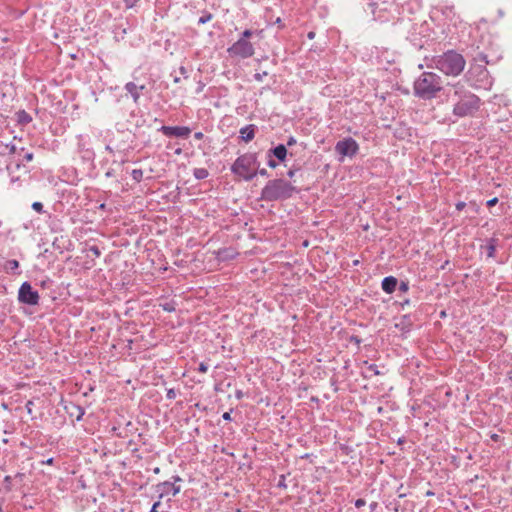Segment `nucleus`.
I'll list each match as a JSON object with an SVG mask.
<instances>
[{
	"mask_svg": "<svg viewBox=\"0 0 512 512\" xmlns=\"http://www.w3.org/2000/svg\"><path fill=\"white\" fill-rule=\"evenodd\" d=\"M447 97L453 102L452 114L457 118L474 116L482 105L477 95L460 84L452 86L447 92Z\"/></svg>",
	"mask_w": 512,
	"mask_h": 512,
	"instance_id": "obj_1",
	"label": "nucleus"
},
{
	"mask_svg": "<svg viewBox=\"0 0 512 512\" xmlns=\"http://www.w3.org/2000/svg\"><path fill=\"white\" fill-rule=\"evenodd\" d=\"M299 193V189L284 178L268 180L261 190L259 200L265 202H282Z\"/></svg>",
	"mask_w": 512,
	"mask_h": 512,
	"instance_id": "obj_2",
	"label": "nucleus"
},
{
	"mask_svg": "<svg viewBox=\"0 0 512 512\" xmlns=\"http://www.w3.org/2000/svg\"><path fill=\"white\" fill-rule=\"evenodd\" d=\"M475 63L471 65L465 78L470 86L476 89H488L492 85V79L486 65L490 64L489 54L485 51H479L474 57Z\"/></svg>",
	"mask_w": 512,
	"mask_h": 512,
	"instance_id": "obj_3",
	"label": "nucleus"
},
{
	"mask_svg": "<svg viewBox=\"0 0 512 512\" xmlns=\"http://www.w3.org/2000/svg\"><path fill=\"white\" fill-rule=\"evenodd\" d=\"M442 90V78L434 72H422L413 83L414 96L424 101L436 98Z\"/></svg>",
	"mask_w": 512,
	"mask_h": 512,
	"instance_id": "obj_4",
	"label": "nucleus"
},
{
	"mask_svg": "<svg viewBox=\"0 0 512 512\" xmlns=\"http://www.w3.org/2000/svg\"><path fill=\"white\" fill-rule=\"evenodd\" d=\"M431 62L432 67L448 76L460 75L466 64L464 57L455 50H448L441 55H436Z\"/></svg>",
	"mask_w": 512,
	"mask_h": 512,
	"instance_id": "obj_5",
	"label": "nucleus"
},
{
	"mask_svg": "<svg viewBox=\"0 0 512 512\" xmlns=\"http://www.w3.org/2000/svg\"><path fill=\"white\" fill-rule=\"evenodd\" d=\"M260 166L257 153H245L236 158L231 165V173L245 181H251L257 176Z\"/></svg>",
	"mask_w": 512,
	"mask_h": 512,
	"instance_id": "obj_6",
	"label": "nucleus"
},
{
	"mask_svg": "<svg viewBox=\"0 0 512 512\" xmlns=\"http://www.w3.org/2000/svg\"><path fill=\"white\" fill-rule=\"evenodd\" d=\"M34 154L30 149L15 144V153L12 156V178L11 182L25 181L29 179V168L27 163L31 162Z\"/></svg>",
	"mask_w": 512,
	"mask_h": 512,
	"instance_id": "obj_7",
	"label": "nucleus"
},
{
	"mask_svg": "<svg viewBox=\"0 0 512 512\" xmlns=\"http://www.w3.org/2000/svg\"><path fill=\"white\" fill-rule=\"evenodd\" d=\"M255 49L253 44L244 38H239L227 49V53L231 57L247 59L254 55Z\"/></svg>",
	"mask_w": 512,
	"mask_h": 512,
	"instance_id": "obj_8",
	"label": "nucleus"
},
{
	"mask_svg": "<svg viewBox=\"0 0 512 512\" xmlns=\"http://www.w3.org/2000/svg\"><path fill=\"white\" fill-rule=\"evenodd\" d=\"M15 152V143H4L0 140V172L6 170L12 178V156Z\"/></svg>",
	"mask_w": 512,
	"mask_h": 512,
	"instance_id": "obj_9",
	"label": "nucleus"
},
{
	"mask_svg": "<svg viewBox=\"0 0 512 512\" xmlns=\"http://www.w3.org/2000/svg\"><path fill=\"white\" fill-rule=\"evenodd\" d=\"M40 296L27 281L23 282L18 290V301L20 303L35 306L38 305Z\"/></svg>",
	"mask_w": 512,
	"mask_h": 512,
	"instance_id": "obj_10",
	"label": "nucleus"
},
{
	"mask_svg": "<svg viewBox=\"0 0 512 512\" xmlns=\"http://www.w3.org/2000/svg\"><path fill=\"white\" fill-rule=\"evenodd\" d=\"M182 478L179 475H173L170 481H164L156 485V492L159 494V498L164 496L172 495L176 496L181 491L180 485L177 483L182 482Z\"/></svg>",
	"mask_w": 512,
	"mask_h": 512,
	"instance_id": "obj_11",
	"label": "nucleus"
},
{
	"mask_svg": "<svg viewBox=\"0 0 512 512\" xmlns=\"http://www.w3.org/2000/svg\"><path fill=\"white\" fill-rule=\"evenodd\" d=\"M77 152L84 162L89 164L93 163L95 153L90 147V137L88 135L77 136Z\"/></svg>",
	"mask_w": 512,
	"mask_h": 512,
	"instance_id": "obj_12",
	"label": "nucleus"
},
{
	"mask_svg": "<svg viewBox=\"0 0 512 512\" xmlns=\"http://www.w3.org/2000/svg\"><path fill=\"white\" fill-rule=\"evenodd\" d=\"M335 151L341 157H354L359 151V145L352 137H346L335 145Z\"/></svg>",
	"mask_w": 512,
	"mask_h": 512,
	"instance_id": "obj_13",
	"label": "nucleus"
},
{
	"mask_svg": "<svg viewBox=\"0 0 512 512\" xmlns=\"http://www.w3.org/2000/svg\"><path fill=\"white\" fill-rule=\"evenodd\" d=\"M159 132H161L163 135L167 137H179V138H188L191 129L188 126H161L158 129Z\"/></svg>",
	"mask_w": 512,
	"mask_h": 512,
	"instance_id": "obj_14",
	"label": "nucleus"
},
{
	"mask_svg": "<svg viewBox=\"0 0 512 512\" xmlns=\"http://www.w3.org/2000/svg\"><path fill=\"white\" fill-rule=\"evenodd\" d=\"M499 239L491 237L485 240V243L480 246L481 253H485L487 258H494Z\"/></svg>",
	"mask_w": 512,
	"mask_h": 512,
	"instance_id": "obj_15",
	"label": "nucleus"
},
{
	"mask_svg": "<svg viewBox=\"0 0 512 512\" xmlns=\"http://www.w3.org/2000/svg\"><path fill=\"white\" fill-rule=\"evenodd\" d=\"M145 85H137L134 82H127L124 86V89L130 96L132 97V100L135 104L139 103V99L141 97V94L143 90H145Z\"/></svg>",
	"mask_w": 512,
	"mask_h": 512,
	"instance_id": "obj_16",
	"label": "nucleus"
},
{
	"mask_svg": "<svg viewBox=\"0 0 512 512\" xmlns=\"http://www.w3.org/2000/svg\"><path fill=\"white\" fill-rule=\"evenodd\" d=\"M287 147L284 144H278L277 146L269 149L267 151V156H273L279 162H284L287 158Z\"/></svg>",
	"mask_w": 512,
	"mask_h": 512,
	"instance_id": "obj_17",
	"label": "nucleus"
},
{
	"mask_svg": "<svg viewBox=\"0 0 512 512\" xmlns=\"http://www.w3.org/2000/svg\"><path fill=\"white\" fill-rule=\"evenodd\" d=\"M398 286V279L394 276H386L381 282L382 290L387 294H392Z\"/></svg>",
	"mask_w": 512,
	"mask_h": 512,
	"instance_id": "obj_18",
	"label": "nucleus"
},
{
	"mask_svg": "<svg viewBox=\"0 0 512 512\" xmlns=\"http://www.w3.org/2000/svg\"><path fill=\"white\" fill-rule=\"evenodd\" d=\"M65 410L69 414V416L75 418L76 421H81L85 414V410L83 407L73 403L70 404L69 406H66Z\"/></svg>",
	"mask_w": 512,
	"mask_h": 512,
	"instance_id": "obj_19",
	"label": "nucleus"
},
{
	"mask_svg": "<svg viewBox=\"0 0 512 512\" xmlns=\"http://www.w3.org/2000/svg\"><path fill=\"white\" fill-rule=\"evenodd\" d=\"M257 127L254 124H249L244 127H242L239 131L240 138L244 142H250L255 137Z\"/></svg>",
	"mask_w": 512,
	"mask_h": 512,
	"instance_id": "obj_20",
	"label": "nucleus"
},
{
	"mask_svg": "<svg viewBox=\"0 0 512 512\" xmlns=\"http://www.w3.org/2000/svg\"><path fill=\"white\" fill-rule=\"evenodd\" d=\"M439 11L446 19L451 21L456 17L455 7L453 4L442 3L439 5Z\"/></svg>",
	"mask_w": 512,
	"mask_h": 512,
	"instance_id": "obj_21",
	"label": "nucleus"
},
{
	"mask_svg": "<svg viewBox=\"0 0 512 512\" xmlns=\"http://www.w3.org/2000/svg\"><path fill=\"white\" fill-rule=\"evenodd\" d=\"M16 121L19 125L26 126L32 121V117L25 110H19L16 112Z\"/></svg>",
	"mask_w": 512,
	"mask_h": 512,
	"instance_id": "obj_22",
	"label": "nucleus"
},
{
	"mask_svg": "<svg viewBox=\"0 0 512 512\" xmlns=\"http://www.w3.org/2000/svg\"><path fill=\"white\" fill-rule=\"evenodd\" d=\"M128 28L123 26L122 24L115 25L113 29L114 38L116 41H121L125 39Z\"/></svg>",
	"mask_w": 512,
	"mask_h": 512,
	"instance_id": "obj_23",
	"label": "nucleus"
},
{
	"mask_svg": "<svg viewBox=\"0 0 512 512\" xmlns=\"http://www.w3.org/2000/svg\"><path fill=\"white\" fill-rule=\"evenodd\" d=\"M4 269L7 273L20 274V272H18L19 262L16 259L7 260Z\"/></svg>",
	"mask_w": 512,
	"mask_h": 512,
	"instance_id": "obj_24",
	"label": "nucleus"
},
{
	"mask_svg": "<svg viewBox=\"0 0 512 512\" xmlns=\"http://www.w3.org/2000/svg\"><path fill=\"white\" fill-rule=\"evenodd\" d=\"M49 228L52 232L58 233L63 231L62 223L57 217L49 215Z\"/></svg>",
	"mask_w": 512,
	"mask_h": 512,
	"instance_id": "obj_25",
	"label": "nucleus"
},
{
	"mask_svg": "<svg viewBox=\"0 0 512 512\" xmlns=\"http://www.w3.org/2000/svg\"><path fill=\"white\" fill-rule=\"evenodd\" d=\"M193 176L197 180H204L209 176V171L206 168H194Z\"/></svg>",
	"mask_w": 512,
	"mask_h": 512,
	"instance_id": "obj_26",
	"label": "nucleus"
},
{
	"mask_svg": "<svg viewBox=\"0 0 512 512\" xmlns=\"http://www.w3.org/2000/svg\"><path fill=\"white\" fill-rule=\"evenodd\" d=\"M177 303L175 300H169L165 302L159 303V307H161L166 312H174L176 310Z\"/></svg>",
	"mask_w": 512,
	"mask_h": 512,
	"instance_id": "obj_27",
	"label": "nucleus"
},
{
	"mask_svg": "<svg viewBox=\"0 0 512 512\" xmlns=\"http://www.w3.org/2000/svg\"><path fill=\"white\" fill-rule=\"evenodd\" d=\"M213 19V14L207 10L202 11V15L198 19V24L203 25Z\"/></svg>",
	"mask_w": 512,
	"mask_h": 512,
	"instance_id": "obj_28",
	"label": "nucleus"
},
{
	"mask_svg": "<svg viewBox=\"0 0 512 512\" xmlns=\"http://www.w3.org/2000/svg\"><path fill=\"white\" fill-rule=\"evenodd\" d=\"M131 177L135 182H137V183L141 182L143 179V170L142 169H133L131 172Z\"/></svg>",
	"mask_w": 512,
	"mask_h": 512,
	"instance_id": "obj_29",
	"label": "nucleus"
},
{
	"mask_svg": "<svg viewBox=\"0 0 512 512\" xmlns=\"http://www.w3.org/2000/svg\"><path fill=\"white\" fill-rule=\"evenodd\" d=\"M12 480L13 478L10 475H6L3 479L4 489L6 492H10L12 490Z\"/></svg>",
	"mask_w": 512,
	"mask_h": 512,
	"instance_id": "obj_30",
	"label": "nucleus"
},
{
	"mask_svg": "<svg viewBox=\"0 0 512 512\" xmlns=\"http://www.w3.org/2000/svg\"><path fill=\"white\" fill-rule=\"evenodd\" d=\"M31 207H32V209H33L34 211H36V212H37V213H39V214H43V213H45V212H46V211L44 210V206H43V204H42L41 202L35 201V202H33V203H32V206H31Z\"/></svg>",
	"mask_w": 512,
	"mask_h": 512,
	"instance_id": "obj_31",
	"label": "nucleus"
},
{
	"mask_svg": "<svg viewBox=\"0 0 512 512\" xmlns=\"http://www.w3.org/2000/svg\"><path fill=\"white\" fill-rule=\"evenodd\" d=\"M277 487L281 488V489H286L287 488L286 476L284 474L280 475L279 481L277 483Z\"/></svg>",
	"mask_w": 512,
	"mask_h": 512,
	"instance_id": "obj_32",
	"label": "nucleus"
},
{
	"mask_svg": "<svg viewBox=\"0 0 512 512\" xmlns=\"http://www.w3.org/2000/svg\"><path fill=\"white\" fill-rule=\"evenodd\" d=\"M267 165L272 168V169H275L277 166H278V163L277 161L274 159L275 157L273 156H267Z\"/></svg>",
	"mask_w": 512,
	"mask_h": 512,
	"instance_id": "obj_33",
	"label": "nucleus"
},
{
	"mask_svg": "<svg viewBox=\"0 0 512 512\" xmlns=\"http://www.w3.org/2000/svg\"><path fill=\"white\" fill-rule=\"evenodd\" d=\"M399 291L406 293L409 290V282L408 281H401L399 284Z\"/></svg>",
	"mask_w": 512,
	"mask_h": 512,
	"instance_id": "obj_34",
	"label": "nucleus"
},
{
	"mask_svg": "<svg viewBox=\"0 0 512 512\" xmlns=\"http://www.w3.org/2000/svg\"><path fill=\"white\" fill-rule=\"evenodd\" d=\"M349 342L356 344L358 347L362 343V339L358 337L357 335H351L349 337Z\"/></svg>",
	"mask_w": 512,
	"mask_h": 512,
	"instance_id": "obj_35",
	"label": "nucleus"
},
{
	"mask_svg": "<svg viewBox=\"0 0 512 512\" xmlns=\"http://www.w3.org/2000/svg\"><path fill=\"white\" fill-rule=\"evenodd\" d=\"M253 34H254V32L252 30L246 29L241 33V36L239 38H244L246 40H249V38H251Z\"/></svg>",
	"mask_w": 512,
	"mask_h": 512,
	"instance_id": "obj_36",
	"label": "nucleus"
},
{
	"mask_svg": "<svg viewBox=\"0 0 512 512\" xmlns=\"http://www.w3.org/2000/svg\"><path fill=\"white\" fill-rule=\"evenodd\" d=\"M89 251L92 252L95 257H100V255H101V250L96 245L90 246Z\"/></svg>",
	"mask_w": 512,
	"mask_h": 512,
	"instance_id": "obj_37",
	"label": "nucleus"
},
{
	"mask_svg": "<svg viewBox=\"0 0 512 512\" xmlns=\"http://www.w3.org/2000/svg\"><path fill=\"white\" fill-rule=\"evenodd\" d=\"M367 369L372 372L374 375H380V371L376 364H368Z\"/></svg>",
	"mask_w": 512,
	"mask_h": 512,
	"instance_id": "obj_38",
	"label": "nucleus"
},
{
	"mask_svg": "<svg viewBox=\"0 0 512 512\" xmlns=\"http://www.w3.org/2000/svg\"><path fill=\"white\" fill-rule=\"evenodd\" d=\"M166 398L168 400H174L176 398V392L174 389H168L166 393Z\"/></svg>",
	"mask_w": 512,
	"mask_h": 512,
	"instance_id": "obj_39",
	"label": "nucleus"
},
{
	"mask_svg": "<svg viewBox=\"0 0 512 512\" xmlns=\"http://www.w3.org/2000/svg\"><path fill=\"white\" fill-rule=\"evenodd\" d=\"M198 372L200 373H206L208 371V365L205 362H201L198 366Z\"/></svg>",
	"mask_w": 512,
	"mask_h": 512,
	"instance_id": "obj_40",
	"label": "nucleus"
},
{
	"mask_svg": "<svg viewBox=\"0 0 512 512\" xmlns=\"http://www.w3.org/2000/svg\"><path fill=\"white\" fill-rule=\"evenodd\" d=\"M267 76V72L266 71H263L262 73H255L254 74V79L258 82H261L263 80L264 77Z\"/></svg>",
	"mask_w": 512,
	"mask_h": 512,
	"instance_id": "obj_41",
	"label": "nucleus"
},
{
	"mask_svg": "<svg viewBox=\"0 0 512 512\" xmlns=\"http://www.w3.org/2000/svg\"><path fill=\"white\" fill-rule=\"evenodd\" d=\"M298 170H299V168H296V167H292V168H290V169L287 171V176H288L290 179H292V178L295 176V174H296V172H297Z\"/></svg>",
	"mask_w": 512,
	"mask_h": 512,
	"instance_id": "obj_42",
	"label": "nucleus"
},
{
	"mask_svg": "<svg viewBox=\"0 0 512 512\" xmlns=\"http://www.w3.org/2000/svg\"><path fill=\"white\" fill-rule=\"evenodd\" d=\"M139 0H124L126 8H133Z\"/></svg>",
	"mask_w": 512,
	"mask_h": 512,
	"instance_id": "obj_43",
	"label": "nucleus"
},
{
	"mask_svg": "<svg viewBox=\"0 0 512 512\" xmlns=\"http://www.w3.org/2000/svg\"><path fill=\"white\" fill-rule=\"evenodd\" d=\"M366 504V501L365 499L363 498H359L357 499L355 502H354V505L356 508H361L362 506H364Z\"/></svg>",
	"mask_w": 512,
	"mask_h": 512,
	"instance_id": "obj_44",
	"label": "nucleus"
},
{
	"mask_svg": "<svg viewBox=\"0 0 512 512\" xmlns=\"http://www.w3.org/2000/svg\"><path fill=\"white\" fill-rule=\"evenodd\" d=\"M498 201H499V200H498V198H497V197H494V198H492V199L488 200V201L486 202V205H487L488 207H493V206H495V205L498 203Z\"/></svg>",
	"mask_w": 512,
	"mask_h": 512,
	"instance_id": "obj_45",
	"label": "nucleus"
},
{
	"mask_svg": "<svg viewBox=\"0 0 512 512\" xmlns=\"http://www.w3.org/2000/svg\"><path fill=\"white\" fill-rule=\"evenodd\" d=\"M296 143H297L296 138H295V137H293V136H290V137L288 138V140H287V145H286V147H287V146H288V147L294 146Z\"/></svg>",
	"mask_w": 512,
	"mask_h": 512,
	"instance_id": "obj_46",
	"label": "nucleus"
},
{
	"mask_svg": "<svg viewBox=\"0 0 512 512\" xmlns=\"http://www.w3.org/2000/svg\"><path fill=\"white\" fill-rule=\"evenodd\" d=\"M457 211H462L466 207V203L463 201H459L455 205Z\"/></svg>",
	"mask_w": 512,
	"mask_h": 512,
	"instance_id": "obj_47",
	"label": "nucleus"
},
{
	"mask_svg": "<svg viewBox=\"0 0 512 512\" xmlns=\"http://www.w3.org/2000/svg\"><path fill=\"white\" fill-rule=\"evenodd\" d=\"M258 174L261 175V176H264V177H268L269 176V173H268V171L265 168L260 169L258 167L257 168V175Z\"/></svg>",
	"mask_w": 512,
	"mask_h": 512,
	"instance_id": "obj_48",
	"label": "nucleus"
},
{
	"mask_svg": "<svg viewBox=\"0 0 512 512\" xmlns=\"http://www.w3.org/2000/svg\"><path fill=\"white\" fill-rule=\"evenodd\" d=\"M179 73L186 79L188 78L187 69L184 66L179 67Z\"/></svg>",
	"mask_w": 512,
	"mask_h": 512,
	"instance_id": "obj_49",
	"label": "nucleus"
},
{
	"mask_svg": "<svg viewBox=\"0 0 512 512\" xmlns=\"http://www.w3.org/2000/svg\"><path fill=\"white\" fill-rule=\"evenodd\" d=\"M161 505L160 501H157L155 502L153 505H152V508L150 510V512H158L157 509L158 507Z\"/></svg>",
	"mask_w": 512,
	"mask_h": 512,
	"instance_id": "obj_50",
	"label": "nucleus"
},
{
	"mask_svg": "<svg viewBox=\"0 0 512 512\" xmlns=\"http://www.w3.org/2000/svg\"><path fill=\"white\" fill-rule=\"evenodd\" d=\"M54 463V458H48L47 460L41 461V464L43 465H52Z\"/></svg>",
	"mask_w": 512,
	"mask_h": 512,
	"instance_id": "obj_51",
	"label": "nucleus"
},
{
	"mask_svg": "<svg viewBox=\"0 0 512 512\" xmlns=\"http://www.w3.org/2000/svg\"><path fill=\"white\" fill-rule=\"evenodd\" d=\"M369 507H370V512H374L378 507V503L373 501L370 503Z\"/></svg>",
	"mask_w": 512,
	"mask_h": 512,
	"instance_id": "obj_52",
	"label": "nucleus"
},
{
	"mask_svg": "<svg viewBox=\"0 0 512 512\" xmlns=\"http://www.w3.org/2000/svg\"><path fill=\"white\" fill-rule=\"evenodd\" d=\"M222 418L225 420V421H231L232 418H231V412H225L223 415H222Z\"/></svg>",
	"mask_w": 512,
	"mask_h": 512,
	"instance_id": "obj_53",
	"label": "nucleus"
},
{
	"mask_svg": "<svg viewBox=\"0 0 512 512\" xmlns=\"http://www.w3.org/2000/svg\"><path fill=\"white\" fill-rule=\"evenodd\" d=\"M194 138L196 140H202L204 138V134L202 132H195L194 133Z\"/></svg>",
	"mask_w": 512,
	"mask_h": 512,
	"instance_id": "obj_54",
	"label": "nucleus"
},
{
	"mask_svg": "<svg viewBox=\"0 0 512 512\" xmlns=\"http://www.w3.org/2000/svg\"><path fill=\"white\" fill-rule=\"evenodd\" d=\"M24 477H25V474H24V473H22V472H17V473L15 474V476H14V478H15V479H18V480H20V481H22V480L24 479Z\"/></svg>",
	"mask_w": 512,
	"mask_h": 512,
	"instance_id": "obj_55",
	"label": "nucleus"
},
{
	"mask_svg": "<svg viewBox=\"0 0 512 512\" xmlns=\"http://www.w3.org/2000/svg\"><path fill=\"white\" fill-rule=\"evenodd\" d=\"M58 241H59V239H58V238H56V239L53 241V244H52V245H53V247H54L55 249H58V250H60V251L62 252L61 247H60V245H59Z\"/></svg>",
	"mask_w": 512,
	"mask_h": 512,
	"instance_id": "obj_56",
	"label": "nucleus"
},
{
	"mask_svg": "<svg viewBox=\"0 0 512 512\" xmlns=\"http://www.w3.org/2000/svg\"><path fill=\"white\" fill-rule=\"evenodd\" d=\"M490 438L494 442H498L500 440V436L498 434H496V433L491 434Z\"/></svg>",
	"mask_w": 512,
	"mask_h": 512,
	"instance_id": "obj_57",
	"label": "nucleus"
},
{
	"mask_svg": "<svg viewBox=\"0 0 512 512\" xmlns=\"http://www.w3.org/2000/svg\"><path fill=\"white\" fill-rule=\"evenodd\" d=\"M399 326H401V330H402V331H406V332H408V331L410 330V329H409V327H406V326L404 325V322H401L400 324H397V325H396V327H399Z\"/></svg>",
	"mask_w": 512,
	"mask_h": 512,
	"instance_id": "obj_58",
	"label": "nucleus"
},
{
	"mask_svg": "<svg viewBox=\"0 0 512 512\" xmlns=\"http://www.w3.org/2000/svg\"><path fill=\"white\" fill-rule=\"evenodd\" d=\"M315 36H316V33L314 31H309L307 33V38L310 39V40L314 39Z\"/></svg>",
	"mask_w": 512,
	"mask_h": 512,
	"instance_id": "obj_59",
	"label": "nucleus"
},
{
	"mask_svg": "<svg viewBox=\"0 0 512 512\" xmlns=\"http://www.w3.org/2000/svg\"><path fill=\"white\" fill-rule=\"evenodd\" d=\"M31 405H33V402L32 401H28L27 404H26V408L28 410V413H31L32 410H31Z\"/></svg>",
	"mask_w": 512,
	"mask_h": 512,
	"instance_id": "obj_60",
	"label": "nucleus"
},
{
	"mask_svg": "<svg viewBox=\"0 0 512 512\" xmlns=\"http://www.w3.org/2000/svg\"><path fill=\"white\" fill-rule=\"evenodd\" d=\"M180 81H181V78L179 76H174V78H173L174 83L178 84V83H180Z\"/></svg>",
	"mask_w": 512,
	"mask_h": 512,
	"instance_id": "obj_61",
	"label": "nucleus"
},
{
	"mask_svg": "<svg viewBox=\"0 0 512 512\" xmlns=\"http://www.w3.org/2000/svg\"><path fill=\"white\" fill-rule=\"evenodd\" d=\"M105 150L108 151L109 153L114 152L113 148L110 145H106Z\"/></svg>",
	"mask_w": 512,
	"mask_h": 512,
	"instance_id": "obj_62",
	"label": "nucleus"
},
{
	"mask_svg": "<svg viewBox=\"0 0 512 512\" xmlns=\"http://www.w3.org/2000/svg\"><path fill=\"white\" fill-rule=\"evenodd\" d=\"M275 23L278 24L280 27H284V25L282 24V21L279 17L276 19Z\"/></svg>",
	"mask_w": 512,
	"mask_h": 512,
	"instance_id": "obj_63",
	"label": "nucleus"
},
{
	"mask_svg": "<svg viewBox=\"0 0 512 512\" xmlns=\"http://www.w3.org/2000/svg\"><path fill=\"white\" fill-rule=\"evenodd\" d=\"M405 442V438L404 437H401L398 439L397 443L398 444H403Z\"/></svg>",
	"mask_w": 512,
	"mask_h": 512,
	"instance_id": "obj_64",
	"label": "nucleus"
}]
</instances>
